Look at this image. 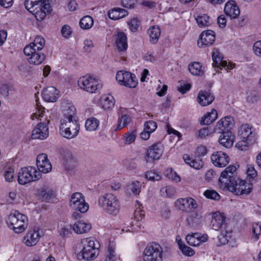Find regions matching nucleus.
I'll return each instance as SVG.
<instances>
[{"label": "nucleus", "mask_w": 261, "mask_h": 261, "mask_svg": "<svg viewBox=\"0 0 261 261\" xmlns=\"http://www.w3.org/2000/svg\"><path fill=\"white\" fill-rule=\"evenodd\" d=\"M50 2V0H25L24 5L38 21H41L52 11Z\"/></svg>", "instance_id": "f257e3e1"}, {"label": "nucleus", "mask_w": 261, "mask_h": 261, "mask_svg": "<svg viewBox=\"0 0 261 261\" xmlns=\"http://www.w3.org/2000/svg\"><path fill=\"white\" fill-rule=\"evenodd\" d=\"M69 205L72 209L82 213H86L89 209V204L85 202L84 196L79 192L72 194Z\"/></svg>", "instance_id": "9b49d317"}, {"label": "nucleus", "mask_w": 261, "mask_h": 261, "mask_svg": "<svg viewBox=\"0 0 261 261\" xmlns=\"http://www.w3.org/2000/svg\"><path fill=\"white\" fill-rule=\"evenodd\" d=\"M163 153L162 146L159 144H154L151 146L147 151L146 161L150 162L158 160Z\"/></svg>", "instance_id": "aec40b11"}, {"label": "nucleus", "mask_w": 261, "mask_h": 261, "mask_svg": "<svg viewBox=\"0 0 261 261\" xmlns=\"http://www.w3.org/2000/svg\"><path fill=\"white\" fill-rule=\"evenodd\" d=\"M215 40V35L213 31H203L200 36L197 44L200 47H205L211 45Z\"/></svg>", "instance_id": "a211bd4d"}, {"label": "nucleus", "mask_w": 261, "mask_h": 261, "mask_svg": "<svg viewBox=\"0 0 261 261\" xmlns=\"http://www.w3.org/2000/svg\"><path fill=\"white\" fill-rule=\"evenodd\" d=\"M71 226L65 227L62 228L60 230V235L63 237H69L72 234L71 230Z\"/></svg>", "instance_id": "052dcab7"}, {"label": "nucleus", "mask_w": 261, "mask_h": 261, "mask_svg": "<svg viewBox=\"0 0 261 261\" xmlns=\"http://www.w3.org/2000/svg\"><path fill=\"white\" fill-rule=\"evenodd\" d=\"M182 159L187 164L195 169L199 170L203 166V162L199 158L192 159L189 154H185L183 155Z\"/></svg>", "instance_id": "cd10ccee"}, {"label": "nucleus", "mask_w": 261, "mask_h": 261, "mask_svg": "<svg viewBox=\"0 0 261 261\" xmlns=\"http://www.w3.org/2000/svg\"><path fill=\"white\" fill-rule=\"evenodd\" d=\"M214 132H215L214 128H212L211 127H203L198 131V136L200 138H205Z\"/></svg>", "instance_id": "864d4df0"}, {"label": "nucleus", "mask_w": 261, "mask_h": 261, "mask_svg": "<svg viewBox=\"0 0 261 261\" xmlns=\"http://www.w3.org/2000/svg\"><path fill=\"white\" fill-rule=\"evenodd\" d=\"M217 111L213 109L210 112L206 113L202 117L200 121L201 124L209 125L213 123L217 118Z\"/></svg>", "instance_id": "72a5a7b5"}, {"label": "nucleus", "mask_w": 261, "mask_h": 261, "mask_svg": "<svg viewBox=\"0 0 261 261\" xmlns=\"http://www.w3.org/2000/svg\"><path fill=\"white\" fill-rule=\"evenodd\" d=\"M234 124V121L231 116H225L221 118L217 123L214 131L216 133L230 132Z\"/></svg>", "instance_id": "4468645a"}, {"label": "nucleus", "mask_w": 261, "mask_h": 261, "mask_svg": "<svg viewBox=\"0 0 261 261\" xmlns=\"http://www.w3.org/2000/svg\"><path fill=\"white\" fill-rule=\"evenodd\" d=\"M14 170L13 168H9L5 172L4 176L6 180L8 182H12L14 179Z\"/></svg>", "instance_id": "bf43d9fd"}, {"label": "nucleus", "mask_w": 261, "mask_h": 261, "mask_svg": "<svg viewBox=\"0 0 261 261\" xmlns=\"http://www.w3.org/2000/svg\"><path fill=\"white\" fill-rule=\"evenodd\" d=\"M136 2V0H122L121 4L123 7L131 9L134 8Z\"/></svg>", "instance_id": "0e129e2a"}, {"label": "nucleus", "mask_w": 261, "mask_h": 261, "mask_svg": "<svg viewBox=\"0 0 261 261\" xmlns=\"http://www.w3.org/2000/svg\"><path fill=\"white\" fill-rule=\"evenodd\" d=\"M116 44L118 50L124 51L127 48V37L122 32H118L116 34Z\"/></svg>", "instance_id": "c85d7f7f"}, {"label": "nucleus", "mask_w": 261, "mask_h": 261, "mask_svg": "<svg viewBox=\"0 0 261 261\" xmlns=\"http://www.w3.org/2000/svg\"><path fill=\"white\" fill-rule=\"evenodd\" d=\"M48 136V128L46 123H40L32 130V138L43 140Z\"/></svg>", "instance_id": "6ab92c4d"}, {"label": "nucleus", "mask_w": 261, "mask_h": 261, "mask_svg": "<svg viewBox=\"0 0 261 261\" xmlns=\"http://www.w3.org/2000/svg\"><path fill=\"white\" fill-rule=\"evenodd\" d=\"M253 139H241V140L238 141L236 146L241 150H246L248 147L249 142H251Z\"/></svg>", "instance_id": "de8ad7c7"}, {"label": "nucleus", "mask_w": 261, "mask_h": 261, "mask_svg": "<svg viewBox=\"0 0 261 261\" xmlns=\"http://www.w3.org/2000/svg\"><path fill=\"white\" fill-rule=\"evenodd\" d=\"M145 177L151 181L159 180L161 179V176L160 174L152 171L147 172Z\"/></svg>", "instance_id": "6e6d98bb"}, {"label": "nucleus", "mask_w": 261, "mask_h": 261, "mask_svg": "<svg viewBox=\"0 0 261 261\" xmlns=\"http://www.w3.org/2000/svg\"><path fill=\"white\" fill-rule=\"evenodd\" d=\"M115 99L111 95H103L101 98V105L105 110H108L114 106Z\"/></svg>", "instance_id": "e433bc0d"}, {"label": "nucleus", "mask_w": 261, "mask_h": 261, "mask_svg": "<svg viewBox=\"0 0 261 261\" xmlns=\"http://www.w3.org/2000/svg\"><path fill=\"white\" fill-rule=\"evenodd\" d=\"M157 128V124L155 122L150 120L146 122L144 124V130L149 133H152Z\"/></svg>", "instance_id": "603ef678"}, {"label": "nucleus", "mask_w": 261, "mask_h": 261, "mask_svg": "<svg viewBox=\"0 0 261 261\" xmlns=\"http://www.w3.org/2000/svg\"><path fill=\"white\" fill-rule=\"evenodd\" d=\"M78 86L83 90L91 93H96L102 88V84L92 76H83L77 82Z\"/></svg>", "instance_id": "39448f33"}, {"label": "nucleus", "mask_w": 261, "mask_h": 261, "mask_svg": "<svg viewBox=\"0 0 261 261\" xmlns=\"http://www.w3.org/2000/svg\"><path fill=\"white\" fill-rule=\"evenodd\" d=\"M225 218L220 213H215L212 216L211 226L213 229L219 230L225 226Z\"/></svg>", "instance_id": "bb28decb"}, {"label": "nucleus", "mask_w": 261, "mask_h": 261, "mask_svg": "<svg viewBox=\"0 0 261 261\" xmlns=\"http://www.w3.org/2000/svg\"><path fill=\"white\" fill-rule=\"evenodd\" d=\"M37 166L40 173H47L49 172L52 169L51 164L48 159L44 161L43 163H40V164L37 165Z\"/></svg>", "instance_id": "79ce46f5"}, {"label": "nucleus", "mask_w": 261, "mask_h": 261, "mask_svg": "<svg viewBox=\"0 0 261 261\" xmlns=\"http://www.w3.org/2000/svg\"><path fill=\"white\" fill-rule=\"evenodd\" d=\"M83 248L77 254L79 259L86 260L93 259L96 257L95 242L91 238H85L82 240Z\"/></svg>", "instance_id": "1a4fd4ad"}, {"label": "nucleus", "mask_w": 261, "mask_h": 261, "mask_svg": "<svg viewBox=\"0 0 261 261\" xmlns=\"http://www.w3.org/2000/svg\"><path fill=\"white\" fill-rule=\"evenodd\" d=\"M199 233H195L192 235L188 234L186 237V241L187 243L192 246H199L200 244L198 238Z\"/></svg>", "instance_id": "37998d69"}, {"label": "nucleus", "mask_w": 261, "mask_h": 261, "mask_svg": "<svg viewBox=\"0 0 261 261\" xmlns=\"http://www.w3.org/2000/svg\"><path fill=\"white\" fill-rule=\"evenodd\" d=\"M39 198L42 201L48 202L53 200L55 197V193L53 190L48 187L44 186L38 190L37 192Z\"/></svg>", "instance_id": "393cba45"}, {"label": "nucleus", "mask_w": 261, "mask_h": 261, "mask_svg": "<svg viewBox=\"0 0 261 261\" xmlns=\"http://www.w3.org/2000/svg\"><path fill=\"white\" fill-rule=\"evenodd\" d=\"M204 195L208 199L218 200L220 198L219 194L213 190H207L204 192Z\"/></svg>", "instance_id": "3c124183"}, {"label": "nucleus", "mask_w": 261, "mask_h": 261, "mask_svg": "<svg viewBox=\"0 0 261 261\" xmlns=\"http://www.w3.org/2000/svg\"><path fill=\"white\" fill-rule=\"evenodd\" d=\"M253 50L256 56L261 57V40L257 41L254 43Z\"/></svg>", "instance_id": "e2e57ef3"}, {"label": "nucleus", "mask_w": 261, "mask_h": 261, "mask_svg": "<svg viewBox=\"0 0 261 261\" xmlns=\"http://www.w3.org/2000/svg\"><path fill=\"white\" fill-rule=\"evenodd\" d=\"M214 99L215 97L213 94L206 91H199L197 97L198 103L202 107L210 105Z\"/></svg>", "instance_id": "5701e85b"}, {"label": "nucleus", "mask_w": 261, "mask_h": 261, "mask_svg": "<svg viewBox=\"0 0 261 261\" xmlns=\"http://www.w3.org/2000/svg\"><path fill=\"white\" fill-rule=\"evenodd\" d=\"M41 236L38 230H32L27 232L23 238V243L29 247L36 245L39 242Z\"/></svg>", "instance_id": "412c9836"}, {"label": "nucleus", "mask_w": 261, "mask_h": 261, "mask_svg": "<svg viewBox=\"0 0 261 261\" xmlns=\"http://www.w3.org/2000/svg\"><path fill=\"white\" fill-rule=\"evenodd\" d=\"M177 209L186 213H191L198 207L196 200L192 197L179 198L175 202Z\"/></svg>", "instance_id": "ddd939ff"}, {"label": "nucleus", "mask_w": 261, "mask_h": 261, "mask_svg": "<svg viewBox=\"0 0 261 261\" xmlns=\"http://www.w3.org/2000/svg\"><path fill=\"white\" fill-rule=\"evenodd\" d=\"M163 249L156 243L148 244L143 254V261H162Z\"/></svg>", "instance_id": "0eeeda50"}, {"label": "nucleus", "mask_w": 261, "mask_h": 261, "mask_svg": "<svg viewBox=\"0 0 261 261\" xmlns=\"http://www.w3.org/2000/svg\"><path fill=\"white\" fill-rule=\"evenodd\" d=\"M180 86L177 87V90L182 94L186 93L191 88V85L189 84H185L184 82H181Z\"/></svg>", "instance_id": "680f3d73"}, {"label": "nucleus", "mask_w": 261, "mask_h": 261, "mask_svg": "<svg viewBox=\"0 0 261 261\" xmlns=\"http://www.w3.org/2000/svg\"><path fill=\"white\" fill-rule=\"evenodd\" d=\"M61 135L67 139H72L76 137L80 130L77 120L61 119L60 126Z\"/></svg>", "instance_id": "6e6552de"}, {"label": "nucleus", "mask_w": 261, "mask_h": 261, "mask_svg": "<svg viewBox=\"0 0 261 261\" xmlns=\"http://www.w3.org/2000/svg\"><path fill=\"white\" fill-rule=\"evenodd\" d=\"M195 19L200 28L208 27L212 23V19L206 14H195Z\"/></svg>", "instance_id": "7c9ffc66"}, {"label": "nucleus", "mask_w": 261, "mask_h": 261, "mask_svg": "<svg viewBox=\"0 0 261 261\" xmlns=\"http://www.w3.org/2000/svg\"><path fill=\"white\" fill-rule=\"evenodd\" d=\"M201 218L202 216L201 214L196 212L192 214L187 218V221L190 224H191L192 225H194V224L199 223L200 222Z\"/></svg>", "instance_id": "49530a36"}, {"label": "nucleus", "mask_w": 261, "mask_h": 261, "mask_svg": "<svg viewBox=\"0 0 261 261\" xmlns=\"http://www.w3.org/2000/svg\"><path fill=\"white\" fill-rule=\"evenodd\" d=\"M230 238L231 232H228L226 230H221L220 233L218 237L220 243L222 245L226 244Z\"/></svg>", "instance_id": "a18cd8bd"}, {"label": "nucleus", "mask_w": 261, "mask_h": 261, "mask_svg": "<svg viewBox=\"0 0 261 261\" xmlns=\"http://www.w3.org/2000/svg\"><path fill=\"white\" fill-rule=\"evenodd\" d=\"M252 127L248 124L242 125L239 129L240 139H252Z\"/></svg>", "instance_id": "f704fd0d"}, {"label": "nucleus", "mask_w": 261, "mask_h": 261, "mask_svg": "<svg viewBox=\"0 0 261 261\" xmlns=\"http://www.w3.org/2000/svg\"><path fill=\"white\" fill-rule=\"evenodd\" d=\"M261 233V225L259 223H254L252 224V237L256 241L259 239Z\"/></svg>", "instance_id": "8fccbe9b"}, {"label": "nucleus", "mask_w": 261, "mask_h": 261, "mask_svg": "<svg viewBox=\"0 0 261 261\" xmlns=\"http://www.w3.org/2000/svg\"><path fill=\"white\" fill-rule=\"evenodd\" d=\"M219 55L220 53L218 50H216L213 52L212 55V59L214 66H216L218 67L220 66L224 67H227V68L229 69H231L234 67L233 65H227V62L226 61H223L220 57Z\"/></svg>", "instance_id": "2f4dec72"}, {"label": "nucleus", "mask_w": 261, "mask_h": 261, "mask_svg": "<svg viewBox=\"0 0 261 261\" xmlns=\"http://www.w3.org/2000/svg\"><path fill=\"white\" fill-rule=\"evenodd\" d=\"M140 20L137 18L132 19L128 23L130 30L132 32L136 31L140 25Z\"/></svg>", "instance_id": "13d9d810"}, {"label": "nucleus", "mask_w": 261, "mask_h": 261, "mask_svg": "<svg viewBox=\"0 0 261 261\" xmlns=\"http://www.w3.org/2000/svg\"><path fill=\"white\" fill-rule=\"evenodd\" d=\"M80 25L82 29L88 30L93 25V18L90 16H84L81 19Z\"/></svg>", "instance_id": "ea45409f"}, {"label": "nucleus", "mask_w": 261, "mask_h": 261, "mask_svg": "<svg viewBox=\"0 0 261 261\" xmlns=\"http://www.w3.org/2000/svg\"><path fill=\"white\" fill-rule=\"evenodd\" d=\"M189 70L190 73L194 75L200 76L203 75V70L202 66L199 62H194L189 65Z\"/></svg>", "instance_id": "4c0bfd02"}, {"label": "nucleus", "mask_w": 261, "mask_h": 261, "mask_svg": "<svg viewBox=\"0 0 261 261\" xmlns=\"http://www.w3.org/2000/svg\"><path fill=\"white\" fill-rule=\"evenodd\" d=\"M141 185L138 181L132 182L130 186V189L134 195H138L140 192Z\"/></svg>", "instance_id": "4d7b16f0"}, {"label": "nucleus", "mask_w": 261, "mask_h": 261, "mask_svg": "<svg viewBox=\"0 0 261 261\" xmlns=\"http://www.w3.org/2000/svg\"><path fill=\"white\" fill-rule=\"evenodd\" d=\"M84 49L85 51L90 53L92 50V48L94 47V44L92 40L86 39L84 42Z\"/></svg>", "instance_id": "69168bd1"}, {"label": "nucleus", "mask_w": 261, "mask_h": 261, "mask_svg": "<svg viewBox=\"0 0 261 261\" xmlns=\"http://www.w3.org/2000/svg\"><path fill=\"white\" fill-rule=\"evenodd\" d=\"M136 137V131L134 130L131 133L128 132L124 134V138L125 139V143L130 144L133 142Z\"/></svg>", "instance_id": "5fc2aeb1"}, {"label": "nucleus", "mask_w": 261, "mask_h": 261, "mask_svg": "<svg viewBox=\"0 0 261 261\" xmlns=\"http://www.w3.org/2000/svg\"><path fill=\"white\" fill-rule=\"evenodd\" d=\"M91 228V225L83 221H76L72 226V229L77 234H82L88 232Z\"/></svg>", "instance_id": "c756f323"}, {"label": "nucleus", "mask_w": 261, "mask_h": 261, "mask_svg": "<svg viewBox=\"0 0 261 261\" xmlns=\"http://www.w3.org/2000/svg\"><path fill=\"white\" fill-rule=\"evenodd\" d=\"M99 206L106 213L117 215L120 210V201L116 196L112 193H106L99 196L98 199Z\"/></svg>", "instance_id": "f03ea898"}, {"label": "nucleus", "mask_w": 261, "mask_h": 261, "mask_svg": "<svg viewBox=\"0 0 261 261\" xmlns=\"http://www.w3.org/2000/svg\"><path fill=\"white\" fill-rule=\"evenodd\" d=\"M160 192L163 197H171L175 195L176 190L173 187L168 186L162 188Z\"/></svg>", "instance_id": "c03bdc74"}, {"label": "nucleus", "mask_w": 261, "mask_h": 261, "mask_svg": "<svg viewBox=\"0 0 261 261\" xmlns=\"http://www.w3.org/2000/svg\"><path fill=\"white\" fill-rule=\"evenodd\" d=\"M229 191L237 195H242L243 194H249L251 193L253 189L252 184L247 182L245 180L238 178V181L234 183L232 186L229 187Z\"/></svg>", "instance_id": "f8f14e48"}, {"label": "nucleus", "mask_w": 261, "mask_h": 261, "mask_svg": "<svg viewBox=\"0 0 261 261\" xmlns=\"http://www.w3.org/2000/svg\"><path fill=\"white\" fill-rule=\"evenodd\" d=\"M211 161L216 167H225L229 162V156L222 151H217L211 155Z\"/></svg>", "instance_id": "f3484780"}, {"label": "nucleus", "mask_w": 261, "mask_h": 261, "mask_svg": "<svg viewBox=\"0 0 261 261\" xmlns=\"http://www.w3.org/2000/svg\"><path fill=\"white\" fill-rule=\"evenodd\" d=\"M6 222L9 228L18 233L23 232L28 226L27 217L15 210L11 212Z\"/></svg>", "instance_id": "7ed1b4c3"}, {"label": "nucleus", "mask_w": 261, "mask_h": 261, "mask_svg": "<svg viewBox=\"0 0 261 261\" xmlns=\"http://www.w3.org/2000/svg\"><path fill=\"white\" fill-rule=\"evenodd\" d=\"M237 168L233 165L229 166L220 175L219 178V186L223 190H229V187L238 181Z\"/></svg>", "instance_id": "20e7f679"}, {"label": "nucleus", "mask_w": 261, "mask_h": 261, "mask_svg": "<svg viewBox=\"0 0 261 261\" xmlns=\"http://www.w3.org/2000/svg\"><path fill=\"white\" fill-rule=\"evenodd\" d=\"M61 108L63 112L62 119L76 120L75 119V108L69 100H63L61 104Z\"/></svg>", "instance_id": "dca6fc26"}, {"label": "nucleus", "mask_w": 261, "mask_h": 261, "mask_svg": "<svg viewBox=\"0 0 261 261\" xmlns=\"http://www.w3.org/2000/svg\"><path fill=\"white\" fill-rule=\"evenodd\" d=\"M130 121V118L128 115H122L119 120V123L117 127V129H121L123 127L126 126Z\"/></svg>", "instance_id": "09e8293b"}, {"label": "nucleus", "mask_w": 261, "mask_h": 261, "mask_svg": "<svg viewBox=\"0 0 261 261\" xmlns=\"http://www.w3.org/2000/svg\"><path fill=\"white\" fill-rule=\"evenodd\" d=\"M41 173L33 167L22 168L18 174V181L20 185H25L39 179Z\"/></svg>", "instance_id": "423d86ee"}, {"label": "nucleus", "mask_w": 261, "mask_h": 261, "mask_svg": "<svg viewBox=\"0 0 261 261\" xmlns=\"http://www.w3.org/2000/svg\"><path fill=\"white\" fill-rule=\"evenodd\" d=\"M123 165L125 167L129 170H133L136 168V163L133 161L127 159L123 160Z\"/></svg>", "instance_id": "774afa93"}, {"label": "nucleus", "mask_w": 261, "mask_h": 261, "mask_svg": "<svg viewBox=\"0 0 261 261\" xmlns=\"http://www.w3.org/2000/svg\"><path fill=\"white\" fill-rule=\"evenodd\" d=\"M29 56H30L28 59L29 63L36 65L41 64L45 59L44 54L37 50L32 51V54L31 53Z\"/></svg>", "instance_id": "473e14b6"}, {"label": "nucleus", "mask_w": 261, "mask_h": 261, "mask_svg": "<svg viewBox=\"0 0 261 261\" xmlns=\"http://www.w3.org/2000/svg\"><path fill=\"white\" fill-rule=\"evenodd\" d=\"M99 125V121L94 117L88 119L85 123V127L87 130L93 131L96 129Z\"/></svg>", "instance_id": "a19ab883"}, {"label": "nucleus", "mask_w": 261, "mask_h": 261, "mask_svg": "<svg viewBox=\"0 0 261 261\" xmlns=\"http://www.w3.org/2000/svg\"><path fill=\"white\" fill-rule=\"evenodd\" d=\"M248 176L250 178L253 179L257 176V171L255 170L254 167L251 165H248L247 170Z\"/></svg>", "instance_id": "338daca9"}, {"label": "nucleus", "mask_w": 261, "mask_h": 261, "mask_svg": "<svg viewBox=\"0 0 261 261\" xmlns=\"http://www.w3.org/2000/svg\"><path fill=\"white\" fill-rule=\"evenodd\" d=\"M126 13V11L124 9L117 8L109 12V17L112 19L117 20L124 17Z\"/></svg>", "instance_id": "58836bf2"}, {"label": "nucleus", "mask_w": 261, "mask_h": 261, "mask_svg": "<svg viewBox=\"0 0 261 261\" xmlns=\"http://www.w3.org/2000/svg\"><path fill=\"white\" fill-rule=\"evenodd\" d=\"M219 138V142L223 146L229 148H230L234 142V137L232 135L231 132H222Z\"/></svg>", "instance_id": "a878e982"}, {"label": "nucleus", "mask_w": 261, "mask_h": 261, "mask_svg": "<svg viewBox=\"0 0 261 261\" xmlns=\"http://www.w3.org/2000/svg\"><path fill=\"white\" fill-rule=\"evenodd\" d=\"M59 91L54 87H48L44 89L42 95L43 98L47 102L56 101Z\"/></svg>", "instance_id": "b1692460"}, {"label": "nucleus", "mask_w": 261, "mask_h": 261, "mask_svg": "<svg viewBox=\"0 0 261 261\" xmlns=\"http://www.w3.org/2000/svg\"><path fill=\"white\" fill-rule=\"evenodd\" d=\"M116 79L120 85L130 88H136L138 85V80L136 75L128 71H118Z\"/></svg>", "instance_id": "9d476101"}, {"label": "nucleus", "mask_w": 261, "mask_h": 261, "mask_svg": "<svg viewBox=\"0 0 261 261\" xmlns=\"http://www.w3.org/2000/svg\"><path fill=\"white\" fill-rule=\"evenodd\" d=\"M147 33L150 38V41L152 43H156L161 35L160 27L156 25L151 26L148 29Z\"/></svg>", "instance_id": "c9c22d12"}, {"label": "nucleus", "mask_w": 261, "mask_h": 261, "mask_svg": "<svg viewBox=\"0 0 261 261\" xmlns=\"http://www.w3.org/2000/svg\"><path fill=\"white\" fill-rule=\"evenodd\" d=\"M45 43V40L42 37L40 36H36L33 42L27 45L24 48V54L29 56L31 53L32 54V51H40L44 46Z\"/></svg>", "instance_id": "2eb2a0df"}, {"label": "nucleus", "mask_w": 261, "mask_h": 261, "mask_svg": "<svg viewBox=\"0 0 261 261\" xmlns=\"http://www.w3.org/2000/svg\"><path fill=\"white\" fill-rule=\"evenodd\" d=\"M224 11L225 14L231 18H236L240 14V9L233 1H230L226 3Z\"/></svg>", "instance_id": "4be33fe9"}]
</instances>
